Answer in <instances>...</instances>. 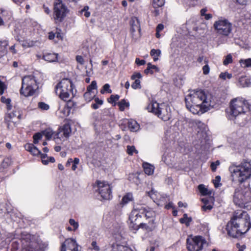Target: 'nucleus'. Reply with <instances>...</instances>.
Instances as JSON below:
<instances>
[{"mask_svg":"<svg viewBox=\"0 0 251 251\" xmlns=\"http://www.w3.org/2000/svg\"><path fill=\"white\" fill-rule=\"evenodd\" d=\"M21 116L20 111L17 110L7 114L5 117V120L7 123V127L10 128L11 123L15 124L21 119Z\"/></svg>","mask_w":251,"mask_h":251,"instance_id":"dca6fc26","label":"nucleus"},{"mask_svg":"<svg viewBox=\"0 0 251 251\" xmlns=\"http://www.w3.org/2000/svg\"><path fill=\"white\" fill-rule=\"evenodd\" d=\"M89 7L88 6H85L83 8L79 11V13L80 15H84L86 18H88L91 15L90 12L89 11Z\"/></svg>","mask_w":251,"mask_h":251,"instance_id":"473e14b6","label":"nucleus"},{"mask_svg":"<svg viewBox=\"0 0 251 251\" xmlns=\"http://www.w3.org/2000/svg\"><path fill=\"white\" fill-rule=\"evenodd\" d=\"M159 69L155 65H152L151 63H148L147 68L144 71V73L146 74H153L154 72H158Z\"/></svg>","mask_w":251,"mask_h":251,"instance_id":"b1692460","label":"nucleus"},{"mask_svg":"<svg viewBox=\"0 0 251 251\" xmlns=\"http://www.w3.org/2000/svg\"><path fill=\"white\" fill-rule=\"evenodd\" d=\"M71 132V125L69 124H65L58 128L57 132L53 136L54 140L56 143L61 144L68 139Z\"/></svg>","mask_w":251,"mask_h":251,"instance_id":"9b49d317","label":"nucleus"},{"mask_svg":"<svg viewBox=\"0 0 251 251\" xmlns=\"http://www.w3.org/2000/svg\"><path fill=\"white\" fill-rule=\"evenodd\" d=\"M98 191L101 197L104 199L108 200L112 198L111 186L106 181H97Z\"/></svg>","mask_w":251,"mask_h":251,"instance_id":"2eb2a0df","label":"nucleus"},{"mask_svg":"<svg viewBox=\"0 0 251 251\" xmlns=\"http://www.w3.org/2000/svg\"><path fill=\"white\" fill-rule=\"evenodd\" d=\"M234 203L240 207L251 209V190L249 187L237 188L233 196Z\"/></svg>","mask_w":251,"mask_h":251,"instance_id":"20e7f679","label":"nucleus"},{"mask_svg":"<svg viewBox=\"0 0 251 251\" xmlns=\"http://www.w3.org/2000/svg\"><path fill=\"white\" fill-rule=\"evenodd\" d=\"M214 27L217 33L227 36L232 30V24L226 19H220L214 23Z\"/></svg>","mask_w":251,"mask_h":251,"instance_id":"9d476101","label":"nucleus"},{"mask_svg":"<svg viewBox=\"0 0 251 251\" xmlns=\"http://www.w3.org/2000/svg\"><path fill=\"white\" fill-rule=\"evenodd\" d=\"M7 12L4 10L0 9V25L4 24L3 20H5V15Z\"/></svg>","mask_w":251,"mask_h":251,"instance_id":"a18cd8bd","label":"nucleus"},{"mask_svg":"<svg viewBox=\"0 0 251 251\" xmlns=\"http://www.w3.org/2000/svg\"><path fill=\"white\" fill-rule=\"evenodd\" d=\"M95 103L92 104V107L94 109H97L99 108L100 105L103 104V100H100L98 98H94Z\"/></svg>","mask_w":251,"mask_h":251,"instance_id":"c9c22d12","label":"nucleus"},{"mask_svg":"<svg viewBox=\"0 0 251 251\" xmlns=\"http://www.w3.org/2000/svg\"><path fill=\"white\" fill-rule=\"evenodd\" d=\"M229 170L232 181L241 183L251 177V163L245 160L239 165H231Z\"/></svg>","mask_w":251,"mask_h":251,"instance_id":"7ed1b4c3","label":"nucleus"},{"mask_svg":"<svg viewBox=\"0 0 251 251\" xmlns=\"http://www.w3.org/2000/svg\"><path fill=\"white\" fill-rule=\"evenodd\" d=\"M240 63L242 67H251V58L244 60L241 59L240 61Z\"/></svg>","mask_w":251,"mask_h":251,"instance_id":"e433bc0d","label":"nucleus"},{"mask_svg":"<svg viewBox=\"0 0 251 251\" xmlns=\"http://www.w3.org/2000/svg\"><path fill=\"white\" fill-rule=\"evenodd\" d=\"M143 167L146 174L151 175L153 174L154 171V167L153 166L148 163H144L143 164Z\"/></svg>","mask_w":251,"mask_h":251,"instance_id":"cd10ccee","label":"nucleus"},{"mask_svg":"<svg viewBox=\"0 0 251 251\" xmlns=\"http://www.w3.org/2000/svg\"><path fill=\"white\" fill-rule=\"evenodd\" d=\"M138 210L140 214H144L147 219L151 218V220H154L155 213L150 208L142 207L141 208H138Z\"/></svg>","mask_w":251,"mask_h":251,"instance_id":"a211bd4d","label":"nucleus"},{"mask_svg":"<svg viewBox=\"0 0 251 251\" xmlns=\"http://www.w3.org/2000/svg\"><path fill=\"white\" fill-rule=\"evenodd\" d=\"M141 77L142 75L139 73H135L131 76V79L134 80V82L131 84V87L133 89H136L141 88V82L139 80Z\"/></svg>","mask_w":251,"mask_h":251,"instance_id":"6ab92c4d","label":"nucleus"},{"mask_svg":"<svg viewBox=\"0 0 251 251\" xmlns=\"http://www.w3.org/2000/svg\"><path fill=\"white\" fill-rule=\"evenodd\" d=\"M128 127L131 131H137L139 129V125L136 121L131 120L128 122Z\"/></svg>","mask_w":251,"mask_h":251,"instance_id":"a878e982","label":"nucleus"},{"mask_svg":"<svg viewBox=\"0 0 251 251\" xmlns=\"http://www.w3.org/2000/svg\"><path fill=\"white\" fill-rule=\"evenodd\" d=\"M34 145L31 144H27L25 145V147L26 151H28L30 152L32 148H33Z\"/></svg>","mask_w":251,"mask_h":251,"instance_id":"69168bd1","label":"nucleus"},{"mask_svg":"<svg viewBox=\"0 0 251 251\" xmlns=\"http://www.w3.org/2000/svg\"><path fill=\"white\" fill-rule=\"evenodd\" d=\"M69 223L71 226H72L74 227V230H75L78 227V223L77 222H76L75 221V220H74L73 219H70Z\"/></svg>","mask_w":251,"mask_h":251,"instance_id":"6e6d98bb","label":"nucleus"},{"mask_svg":"<svg viewBox=\"0 0 251 251\" xmlns=\"http://www.w3.org/2000/svg\"><path fill=\"white\" fill-rule=\"evenodd\" d=\"M43 134L46 137L47 139L50 140L52 136L54 135V132L50 128L47 129L43 132Z\"/></svg>","mask_w":251,"mask_h":251,"instance_id":"72a5a7b5","label":"nucleus"},{"mask_svg":"<svg viewBox=\"0 0 251 251\" xmlns=\"http://www.w3.org/2000/svg\"><path fill=\"white\" fill-rule=\"evenodd\" d=\"M41 157L42 159V162L44 165H47L49 163V160H45V158H47V155L46 154L40 153Z\"/></svg>","mask_w":251,"mask_h":251,"instance_id":"bf43d9fd","label":"nucleus"},{"mask_svg":"<svg viewBox=\"0 0 251 251\" xmlns=\"http://www.w3.org/2000/svg\"><path fill=\"white\" fill-rule=\"evenodd\" d=\"M232 61V56L231 54H228L226 57L225 59L223 61V64L225 65H226L230 63H231Z\"/></svg>","mask_w":251,"mask_h":251,"instance_id":"864d4df0","label":"nucleus"},{"mask_svg":"<svg viewBox=\"0 0 251 251\" xmlns=\"http://www.w3.org/2000/svg\"><path fill=\"white\" fill-rule=\"evenodd\" d=\"M140 228L147 231H151L155 228L153 220H150L148 223H140Z\"/></svg>","mask_w":251,"mask_h":251,"instance_id":"aec40b11","label":"nucleus"},{"mask_svg":"<svg viewBox=\"0 0 251 251\" xmlns=\"http://www.w3.org/2000/svg\"><path fill=\"white\" fill-rule=\"evenodd\" d=\"M55 92L62 100H67L70 94H73L71 81L67 78L61 80L56 86Z\"/></svg>","mask_w":251,"mask_h":251,"instance_id":"6e6552de","label":"nucleus"},{"mask_svg":"<svg viewBox=\"0 0 251 251\" xmlns=\"http://www.w3.org/2000/svg\"><path fill=\"white\" fill-rule=\"evenodd\" d=\"M57 56V54L52 53H47L43 55V58L47 61L50 62H56L58 60Z\"/></svg>","mask_w":251,"mask_h":251,"instance_id":"4be33fe9","label":"nucleus"},{"mask_svg":"<svg viewBox=\"0 0 251 251\" xmlns=\"http://www.w3.org/2000/svg\"><path fill=\"white\" fill-rule=\"evenodd\" d=\"M0 100L1 102L6 104L7 109L8 110H10L11 109L12 105L10 104L11 100L9 98H6L5 97L2 96L0 98Z\"/></svg>","mask_w":251,"mask_h":251,"instance_id":"4c0bfd02","label":"nucleus"},{"mask_svg":"<svg viewBox=\"0 0 251 251\" xmlns=\"http://www.w3.org/2000/svg\"><path fill=\"white\" fill-rule=\"evenodd\" d=\"M118 105L119 106L120 110L123 111L125 110L126 107H128L129 106V103L126 102L125 100H122L118 102Z\"/></svg>","mask_w":251,"mask_h":251,"instance_id":"58836bf2","label":"nucleus"},{"mask_svg":"<svg viewBox=\"0 0 251 251\" xmlns=\"http://www.w3.org/2000/svg\"><path fill=\"white\" fill-rule=\"evenodd\" d=\"M105 92L108 93H111L112 90L110 89V85L108 84H105L103 85L102 89L100 90L101 94H104Z\"/></svg>","mask_w":251,"mask_h":251,"instance_id":"de8ad7c7","label":"nucleus"},{"mask_svg":"<svg viewBox=\"0 0 251 251\" xmlns=\"http://www.w3.org/2000/svg\"><path fill=\"white\" fill-rule=\"evenodd\" d=\"M38 107L42 110H47L49 109V105L44 102H40L38 103Z\"/></svg>","mask_w":251,"mask_h":251,"instance_id":"8fccbe9b","label":"nucleus"},{"mask_svg":"<svg viewBox=\"0 0 251 251\" xmlns=\"http://www.w3.org/2000/svg\"><path fill=\"white\" fill-rule=\"evenodd\" d=\"M76 60L81 65H83L84 64V59L80 55H77L76 56Z\"/></svg>","mask_w":251,"mask_h":251,"instance_id":"0e129e2a","label":"nucleus"},{"mask_svg":"<svg viewBox=\"0 0 251 251\" xmlns=\"http://www.w3.org/2000/svg\"><path fill=\"white\" fill-rule=\"evenodd\" d=\"M119 96L118 95H111L109 98V102H114L117 101L119 99Z\"/></svg>","mask_w":251,"mask_h":251,"instance_id":"13d9d810","label":"nucleus"},{"mask_svg":"<svg viewBox=\"0 0 251 251\" xmlns=\"http://www.w3.org/2000/svg\"><path fill=\"white\" fill-rule=\"evenodd\" d=\"M42 135L40 133H37L33 136L34 143L37 144L39 140L42 138Z\"/></svg>","mask_w":251,"mask_h":251,"instance_id":"5fc2aeb1","label":"nucleus"},{"mask_svg":"<svg viewBox=\"0 0 251 251\" xmlns=\"http://www.w3.org/2000/svg\"><path fill=\"white\" fill-rule=\"evenodd\" d=\"M251 228L250 218L244 211L234 212L226 226L227 234L233 238H238L248 232Z\"/></svg>","mask_w":251,"mask_h":251,"instance_id":"f257e3e1","label":"nucleus"},{"mask_svg":"<svg viewBox=\"0 0 251 251\" xmlns=\"http://www.w3.org/2000/svg\"><path fill=\"white\" fill-rule=\"evenodd\" d=\"M161 53V51L159 50H155L152 49L151 51V55L153 56L154 61H156L158 60V56Z\"/></svg>","mask_w":251,"mask_h":251,"instance_id":"ea45409f","label":"nucleus"},{"mask_svg":"<svg viewBox=\"0 0 251 251\" xmlns=\"http://www.w3.org/2000/svg\"><path fill=\"white\" fill-rule=\"evenodd\" d=\"M110 251H131V250L127 247L121 245H116L112 246Z\"/></svg>","mask_w":251,"mask_h":251,"instance_id":"c756f323","label":"nucleus"},{"mask_svg":"<svg viewBox=\"0 0 251 251\" xmlns=\"http://www.w3.org/2000/svg\"><path fill=\"white\" fill-rule=\"evenodd\" d=\"M8 45L6 41L0 42V58L6 54Z\"/></svg>","mask_w":251,"mask_h":251,"instance_id":"bb28decb","label":"nucleus"},{"mask_svg":"<svg viewBox=\"0 0 251 251\" xmlns=\"http://www.w3.org/2000/svg\"><path fill=\"white\" fill-rule=\"evenodd\" d=\"M192 221V218L187 217V214H185L183 215V218L180 219L181 223L185 224L187 226H188L190 222Z\"/></svg>","mask_w":251,"mask_h":251,"instance_id":"a19ab883","label":"nucleus"},{"mask_svg":"<svg viewBox=\"0 0 251 251\" xmlns=\"http://www.w3.org/2000/svg\"><path fill=\"white\" fill-rule=\"evenodd\" d=\"M249 108L248 102L243 98H235L230 101V114L233 117L244 114Z\"/></svg>","mask_w":251,"mask_h":251,"instance_id":"0eeeda50","label":"nucleus"},{"mask_svg":"<svg viewBox=\"0 0 251 251\" xmlns=\"http://www.w3.org/2000/svg\"><path fill=\"white\" fill-rule=\"evenodd\" d=\"M165 0H152V5L154 8H157L164 5Z\"/></svg>","mask_w":251,"mask_h":251,"instance_id":"f704fd0d","label":"nucleus"},{"mask_svg":"<svg viewBox=\"0 0 251 251\" xmlns=\"http://www.w3.org/2000/svg\"><path fill=\"white\" fill-rule=\"evenodd\" d=\"M141 219V214L138 207H134L129 217V227L131 230L137 231L140 228V223Z\"/></svg>","mask_w":251,"mask_h":251,"instance_id":"4468645a","label":"nucleus"},{"mask_svg":"<svg viewBox=\"0 0 251 251\" xmlns=\"http://www.w3.org/2000/svg\"><path fill=\"white\" fill-rule=\"evenodd\" d=\"M205 240L200 236L190 235L186 240L187 249L189 251H199L203 248Z\"/></svg>","mask_w":251,"mask_h":251,"instance_id":"1a4fd4ad","label":"nucleus"},{"mask_svg":"<svg viewBox=\"0 0 251 251\" xmlns=\"http://www.w3.org/2000/svg\"><path fill=\"white\" fill-rule=\"evenodd\" d=\"M135 63L138 65H143L145 64L146 61L144 60H140L139 58H136Z\"/></svg>","mask_w":251,"mask_h":251,"instance_id":"338daca9","label":"nucleus"},{"mask_svg":"<svg viewBox=\"0 0 251 251\" xmlns=\"http://www.w3.org/2000/svg\"><path fill=\"white\" fill-rule=\"evenodd\" d=\"M74 251L78 250L76 241L72 239H68L62 245L61 251Z\"/></svg>","mask_w":251,"mask_h":251,"instance_id":"f3484780","label":"nucleus"},{"mask_svg":"<svg viewBox=\"0 0 251 251\" xmlns=\"http://www.w3.org/2000/svg\"><path fill=\"white\" fill-rule=\"evenodd\" d=\"M156 192L154 191L153 190H151L150 192H149L148 193L149 196L150 197V198L153 200H154L156 199V198H155V196L156 195Z\"/></svg>","mask_w":251,"mask_h":251,"instance_id":"052dcab7","label":"nucleus"},{"mask_svg":"<svg viewBox=\"0 0 251 251\" xmlns=\"http://www.w3.org/2000/svg\"><path fill=\"white\" fill-rule=\"evenodd\" d=\"M84 98L87 101L89 102L95 98V94L93 93L87 91L84 94Z\"/></svg>","mask_w":251,"mask_h":251,"instance_id":"79ce46f5","label":"nucleus"},{"mask_svg":"<svg viewBox=\"0 0 251 251\" xmlns=\"http://www.w3.org/2000/svg\"><path fill=\"white\" fill-rule=\"evenodd\" d=\"M201 201L204 204L202 206V209L203 211H209L212 208V205L209 203V201L207 199H202Z\"/></svg>","mask_w":251,"mask_h":251,"instance_id":"7c9ffc66","label":"nucleus"},{"mask_svg":"<svg viewBox=\"0 0 251 251\" xmlns=\"http://www.w3.org/2000/svg\"><path fill=\"white\" fill-rule=\"evenodd\" d=\"M97 89V83L96 81H93L91 84L87 88V91L93 93L92 90Z\"/></svg>","mask_w":251,"mask_h":251,"instance_id":"49530a36","label":"nucleus"},{"mask_svg":"<svg viewBox=\"0 0 251 251\" xmlns=\"http://www.w3.org/2000/svg\"><path fill=\"white\" fill-rule=\"evenodd\" d=\"M232 75L231 74H229L227 72L221 73L219 75L220 78L225 80L226 78L230 79Z\"/></svg>","mask_w":251,"mask_h":251,"instance_id":"09e8293b","label":"nucleus"},{"mask_svg":"<svg viewBox=\"0 0 251 251\" xmlns=\"http://www.w3.org/2000/svg\"><path fill=\"white\" fill-rule=\"evenodd\" d=\"M68 9L61 0H56L54 4V20L61 22L66 17Z\"/></svg>","mask_w":251,"mask_h":251,"instance_id":"f8f14e48","label":"nucleus"},{"mask_svg":"<svg viewBox=\"0 0 251 251\" xmlns=\"http://www.w3.org/2000/svg\"><path fill=\"white\" fill-rule=\"evenodd\" d=\"M204 61L206 64L207 63L208 61L206 59H205ZM209 70L210 68L208 64H206L202 67V71L204 75H207L209 73Z\"/></svg>","mask_w":251,"mask_h":251,"instance_id":"603ef678","label":"nucleus"},{"mask_svg":"<svg viewBox=\"0 0 251 251\" xmlns=\"http://www.w3.org/2000/svg\"><path fill=\"white\" fill-rule=\"evenodd\" d=\"M146 109L164 121L169 120L171 116L170 107L165 103L159 104L156 101H152L149 104Z\"/></svg>","mask_w":251,"mask_h":251,"instance_id":"39448f33","label":"nucleus"},{"mask_svg":"<svg viewBox=\"0 0 251 251\" xmlns=\"http://www.w3.org/2000/svg\"><path fill=\"white\" fill-rule=\"evenodd\" d=\"M92 246L93 247V249L96 251H99L100 248L97 245V242L96 241H93L92 243Z\"/></svg>","mask_w":251,"mask_h":251,"instance_id":"774afa93","label":"nucleus"},{"mask_svg":"<svg viewBox=\"0 0 251 251\" xmlns=\"http://www.w3.org/2000/svg\"><path fill=\"white\" fill-rule=\"evenodd\" d=\"M200 192L203 195H206L208 194V190L205 187L203 184H200L198 186Z\"/></svg>","mask_w":251,"mask_h":251,"instance_id":"c03bdc74","label":"nucleus"},{"mask_svg":"<svg viewBox=\"0 0 251 251\" xmlns=\"http://www.w3.org/2000/svg\"><path fill=\"white\" fill-rule=\"evenodd\" d=\"M189 124L197 132V138L199 140H202L206 137L207 127L204 123L198 120H191Z\"/></svg>","mask_w":251,"mask_h":251,"instance_id":"ddd939ff","label":"nucleus"},{"mask_svg":"<svg viewBox=\"0 0 251 251\" xmlns=\"http://www.w3.org/2000/svg\"><path fill=\"white\" fill-rule=\"evenodd\" d=\"M140 26L139 22L136 18H133L131 21V32L133 33L134 32L138 31L140 32Z\"/></svg>","mask_w":251,"mask_h":251,"instance_id":"412c9836","label":"nucleus"},{"mask_svg":"<svg viewBox=\"0 0 251 251\" xmlns=\"http://www.w3.org/2000/svg\"><path fill=\"white\" fill-rule=\"evenodd\" d=\"M220 165V161L217 160L215 162H212L211 164V168L213 171H215L217 166Z\"/></svg>","mask_w":251,"mask_h":251,"instance_id":"680f3d73","label":"nucleus"},{"mask_svg":"<svg viewBox=\"0 0 251 251\" xmlns=\"http://www.w3.org/2000/svg\"><path fill=\"white\" fill-rule=\"evenodd\" d=\"M70 110L68 106L60 108L57 111V114L60 118H63L68 116L70 114Z\"/></svg>","mask_w":251,"mask_h":251,"instance_id":"5701e85b","label":"nucleus"},{"mask_svg":"<svg viewBox=\"0 0 251 251\" xmlns=\"http://www.w3.org/2000/svg\"><path fill=\"white\" fill-rule=\"evenodd\" d=\"M30 153L33 155H37L41 153V151L35 146H33Z\"/></svg>","mask_w":251,"mask_h":251,"instance_id":"4d7b16f0","label":"nucleus"},{"mask_svg":"<svg viewBox=\"0 0 251 251\" xmlns=\"http://www.w3.org/2000/svg\"><path fill=\"white\" fill-rule=\"evenodd\" d=\"M239 83L243 87H249L250 85V81L249 79L246 77H241L239 79Z\"/></svg>","mask_w":251,"mask_h":251,"instance_id":"2f4dec72","label":"nucleus"},{"mask_svg":"<svg viewBox=\"0 0 251 251\" xmlns=\"http://www.w3.org/2000/svg\"><path fill=\"white\" fill-rule=\"evenodd\" d=\"M6 88L4 82L0 80V95H2L4 93V91Z\"/></svg>","mask_w":251,"mask_h":251,"instance_id":"e2e57ef3","label":"nucleus"},{"mask_svg":"<svg viewBox=\"0 0 251 251\" xmlns=\"http://www.w3.org/2000/svg\"><path fill=\"white\" fill-rule=\"evenodd\" d=\"M133 198L131 193H128L125 195L122 198V201L120 202V204L122 206H124L125 205L128 203L129 201H132Z\"/></svg>","mask_w":251,"mask_h":251,"instance_id":"393cba45","label":"nucleus"},{"mask_svg":"<svg viewBox=\"0 0 251 251\" xmlns=\"http://www.w3.org/2000/svg\"><path fill=\"white\" fill-rule=\"evenodd\" d=\"M127 152L129 155H132L133 153H138V151L133 146H127Z\"/></svg>","mask_w":251,"mask_h":251,"instance_id":"37998d69","label":"nucleus"},{"mask_svg":"<svg viewBox=\"0 0 251 251\" xmlns=\"http://www.w3.org/2000/svg\"><path fill=\"white\" fill-rule=\"evenodd\" d=\"M211 97L202 90H192L185 98L186 106L194 114H201L211 105Z\"/></svg>","mask_w":251,"mask_h":251,"instance_id":"f03ea898","label":"nucleus"},{"mask_svg":"<svg viewBox=\"0 0 251 251\" xmlns=\"http://www.w3.org/2000/svg\"><path fill=\"white\" fill-rule=\"evenodd\" d=\"M38 89L37 80L34 76H25L22 79V85L20 90L21 94L25 97L33 95Z\"/></svg>","mask_w":251,"mask_h":251,"instance_id":"423d86ee","label":"nucleus"},{"mask_svg":"<svg viewBox=\"0 0 251 251\" xmlns=\"http://www.w3.org/2000/svg\"><path fill=\"white\" fill-rule=\"evenodd\" d=\"M128 180L132 183H134L136 185L140 183V179L139 175L137 174H130L128 176Z\"/></svg>","mask_w":251,"mask_h":251,"instance_id":"c85d7f7f","label":"nucleus"},{"mask_svg":"<svg viewBox=\"0 0 251 251\" xmlns=\"http://www.w3.org/2000/svg\"><path fill=\"white\" fill-rule=\"evenodd\" d=\"M220 181L221 177L219 176H216L215 179L213 180V183L216 188L219 187L221 185L220 183Z\"/></svg>","mask_w":251,"mask_h":251,"instance_id":"3c124183","label":"nucleus"}]
</instances>
